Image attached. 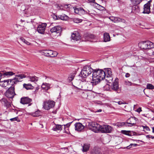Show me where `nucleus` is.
<instances>
[{
    "instance_id": "7ed1b4c3",
    "label": "nucleus",
    "mask_w": 154,
    "mask_h": 154,
    "mask_svg": "<svg viewBox=\"0 0 154 154\" xmlns=\"http://www.w3.org/2000/svg\"><path fill=\"white\" fill-rule=\"evenodd\" d=\"M71 123L72 122H70L65 125H63L64 132L65 133L68 134L70 133L68 128ZM63 126V125H60L55 124V126L53 128L52 130L55 131H61L62 129Z\"/></svg>"
},
{
    "instance_id": "f03ea898",
    "label": "nucleus",
    "mask_w": 154,
    "mask_h": 154,
    "mask_svg": "<svg viewBox=\"0 0 154 154\" xmlns=\"http://www.w3.org/2000/svg\"><path fill=\"white\" fill-rule=\"evenodd\" d=\"M93 72V69L90 66H85L82 70L80 74L79 75L81 78V79H80L83 82H84L86 81V77Z\"/></svg>"
},
{
    "instance_id": "f257e3e1",
    "label": "nucleus",
    "mask_w": 154,
    "mask_h": 154,
    "mask_svg": "<svg viewBox=\"0 0 154 154\" xmlns=\"http://www.w3.org/2000/svg\"><path fill=\"white\" fill-rule=\"evenodd\" d=\"M106 73L102 70L98 69L94 70L93 72L92 81L94 85H97L100 82L101 80L105 78Z\"/></svg>"
},
{
    "instance_id": "3c124183",
    "label": "nucleus",
    "mask_w": 154,
    "mask_h": 154,
    "mask_svg": "<svg viewBox=\"0 0 154 154\" xmlns=\"http://www.w3.org/2000/svg\"><path fill=\"white\" fill-rule=\"evenodd\" d=\"M39 112L38 111H36L32 115L33 116H38V113Z\"/></svg>"
},
{
    "instance_id": "4468645a",
    "label": "nucleus",
    "mask_w": 154,
    "mask_h": 154,
    "mask_svg": "<svg viewBox=\"0 0 154 154\" xmlns=\"http://www.w3.org/2000/svg\"><path fill=\"white\" fill-rule=\"evenodd\" d=\"M112 128L109 125H104L102 126L101 132L102 133H110Z\"/></svg>"
},
{
    "instance_id": "412c9836",
    "label": "nucleus",
    "mask_w": 154,
    "mask_h": 154,
    "mask_svg": "<svg viewBox=\"0 0 154 154\" xmlns=\"http://www.w3.org/2000/svg\"><path fill=\"white\" fill-rule=\"evenodd\" d=\"M102 127V126L96 123L94 128H92V131L95 132H97L99 131L101 132Z\"/></svg>"
},
{
    "instance_id": "0e129e2a",
    "label": "nucleus",
    "mask_w": 154,
    "mask_h": 154,
    "mask_svg": "<svg viewBox=\"0 0 154 154\" xmlns=\"http://www.w3.org/2000/svg\"><path fill=\"white\" fill-rule=\"evenodd\" d=\"M152 132L154 133V127L152 128Z\"/></svg>"
},
{
    "instance_id": "2f4dec72",
    "label": "nucleus",
    "mask_w": 154,
    "mask_h": 154,
    "mask_svg": "<svg viewBox=\"0 0 154 154\" xmlns=\"http://www.w3.org/2000/svg\"><path fill=\"white\" fill-rule=\"evenodd\" d=\"M75 75V73H72L69 75L68 77V80L69 82H71L73 79Z\"/></svg>"
},
{
    "instance_id": "aec40b11",
    "label": "nucleus",
    "mask_w": 154,
    "mask_h": 154,
    "mask_svg": "<svg viewBox=\"0 0 154 154\" xmlns=\"http://www.w3.org/2000/svg\"><path fill=\"white\" fill-rule=\"evenodd\" d=\"M149 3H147L144 5V11L143 13L144 14H149L150 12V5Z\"/></svg>"
},
{
    "instance_id": "1a4fd4ad",
    "label": "nucleus",
    "mask_w": 154,
    "mask_h": 154,
    "mask_svg": "<svg viewBox=\"0 0 154 154\" xmlns=\"http://www.w3.org/2000/svg\"><path fill=\"white\" fill-rule=\"evenodd\" d=\"M42 53L45 55L50 57H56L58 54L56 51L51 50H43L42 51Z\"/></svg>"
},
{
    "instance_id": "ea45409f",
    "label": "nucleus",
    "mask_w": 154,
    "mask_h": 154,
    "mask_svg": "<svg viewBox=\"0 0 154 154\" xmlns=\"http://www.w3.org/2000/svg\"><path fill=\"white\" fill-rule=\"evenodd\" d=\"M20 40L23 42L25 44H26L27 45H30V43L24 39L22 37H21L20 38Z\"/></svg>"
},
{
    "instance_id": "2eb2a0df",
    "label": "nucleus",
    "mask_w": 154,
    "mask_h": 154,
    "mask_svg": "<svg viewBox=\"0 0 154 154\" xmlns=\"http://www.w3.org/2000/svg\"><path fill=\"white\" fill-rule=\"evenodd\" d=\"M93 81L91 82H85L83 83L84 87L87 90L91 89L93 86L95 85H94L93 83Z\"/></svg>"
},
{
    "instance_id": "ddd939ff",
    "label": "nucleus",
    "mask_w": 154,
    "mask_h": 154,
    "mask_svg": "<svg viewBox=\"0 0 154 154\" xmlns=\"http://www.w3.org/2000/svg\"><path fill=\"white\" fill-rule=\"evenodd\" d=\"M46 26L47 24L45 23H42L39 25L37 28V31L40 33L44 34Z\"/></svg>"
},
{
    "instance_id": "c03bdc74",
    "label": "nucleus",
    "mask_w": 154,
    "mask_h": 154,
    "mask_svg": "<svg viewBox=\"0 0 154 154\" xmlns=\"http://www.w3.org/2000/svg\"><path fill=\"white\" fill-rule=\"evenodd\" d=\"M137 145H138V144H137L131 143L129 146H128L127 147V149H129L132 146H137Z\"/></svg>"
},
{
    "instance_id": "0eeeda50",
    "label": "nucleus",
    "mask_w": 154,
    "mask_h": 154,
    "mask_svg": "<svg viewBox=\"0 0 154 154\" xmlns=\"http://www.w3.org/2000/svg\"><path fill=\"white\" fill-rule=\"evenodd\" d=\"M14 85H13L12 86L11 85V86H10L6 91L5 95L7 97L13 98L15 94L14 92Z\"/></svg>"
},
{
    "instance_id": "052dcab7",
    "label": "nucleus",
    "mask_w": 154,
    "mask_h": 154,
    "mask_svg": "<svg viewBox=\"0 0 154 154\" xmlns=\"http://www.w3.org/2000/svg\"><path fill=\"white\" fill-rule=\"evenodd\" d=\"M79 20H78L77 19H75L74 20V22L76 23H79Z\"/></svg>"
},
{
    "instance_id": "a19ab883",
    "label": "nucleus",
    "mask_w": 154,
    "mask_h": 154,
    "mask_svg": "<svg viewBox=\"0 0 154 154\" xmlns=\"http://www.w3.org/2000/svg\"><path fill=\"white\" fill-rule=\"evenodd\" d=\"M116 125L118 127L122 126L124 125H125L127 126L128 125L126 124V123L125 122H121V123H118L116 124Z\"/></svg>"
},
{
    "instance_id": "e433bc0d",
    "label": "nucleus",
    "mask_w": 154,
    "mask_h": 154,
    "mask_svg": "<svg viewBox=\"0 0 154 154\" xmlns=\"http://www.w3.org/2000/svg\"><path fill=\"white\" fill-rule=\"evenodd\" d=\"M106 72V75H108L109 76L112 75V72L110 69H107V72Z\"/></svg>"
},
{
    "instance_id": "69168bd1",
    "label": "nucleus",
    "mask_w": 154,
    "mask_h": 154,
    "mask_svg": "<svg viewBox=\"0 0 154 154\" xmlns=\"http://www.w3.org/2000/svg\"><path fill=\"white\" fill-rule=\"evenodd\" d=\"M152 55H154V52L152 53Z\"/></svg>"
},
{
    "instance_id": "cd10ccee",
    "label": "nucleus",
    "mask_w": 154,
    "mask_h": 154,
    "mask_svg": "<svg viewBox=\"0 0 154 154\" xmlns=\"http://www.w3.org/2000/svg\"><path fill=\"white\" fill-rule=\"evenodd\" d=\"M85 39L89 41H91V39L94 38H95L94 35L92 34H88L85 35Z\"/></svg>"
},
{
    "instance_id": "4d7b16f0",
    "label": "nucleus",
    "mask_w": 154,
    "mask_h": 154,
    "mask_svg": "<svg viewBox=\"0 0 154 154\" xmlns=\"http://www.w3.org/2000/svg\"><path fill=\"white\" fill-rule=\"evenodd\" d=\"M58 17L56 15H54L53 16V18L55 20H57L58 19Z\"/></svg>"
},
{
    "instance_id": "7c9ffc66",
    "label": "nucleus",
    "mask_w": 154,
    "mask_h": 154,
    "mask_svg": "<svg viewBox=\"0 0 154 154\" xmlns=\"http://www.w3.org/2000/svg\"><path fill=\"white\" fill-rule=\"evenodd\" d=\"M58 17L59 18L63 20H66L68 18V17L64 14L59 15L58 16Z\"/></svg>"
},
{
    "instance_id": "79ce46f5",
    "label": "nucleus",
    "mask_w": 154,
    "mask_h": 154,
    "mask_svg": "<svg viewBox=\"0 0 154 154\" xmlns=\"http://www.w3.org/2000/svg\"><path fill=\"white\" fill-rule=\"evenodd\" d=\"M122 133L124 134L130 136V131H126L125 130H122L121 131Z\"/></svg>"
},
{
    "instance_id": "f8f14e48",
    "label": "nucleus",
    "mask_w": 154,
    "mask_h": 154,
    "mask_svg": "<svg viewBox=\"0 0 154 154\" xmlns=\"http://www.w3.org/2000/svg\"><path fill=\"white\" fill-rule=\"evenodd\" d=\"M32 101V99L28 97H24L21 98L20 103L23 104H29L28 106H30L32 104V103H30Z\"/></svg>"
},
{
    "instance_id": "6e6d98bb",
    "label": "nucleus",
    "mask_w": 154,
    "mask_h": 154,
    "mask_svg": "<svg viewBox=\"0 0 154 154\" xmlns=\"http://www.w3.org/2000/svg\"><path fill=\"white\" fill-rule=\"evenodd\" d=\"M142 110H141V108L139 107L137 109V111L138 112H140Z\"/></svg>"
},
{
    "instance_id": "39448f33",
    "label": "nucleus",
    "mask_w": 154,
    "mask_h": 154,
    "mask_svg": "<svg viewBox=\"0 0 154 154\" xmlns=\"http://www.w3.org/2000/svg\"><path fill=\"white\" fill-rule=\"evenodd\" d=\"M55 105V102L54 101L48 100L44 102L43 108L45 110H49L54 107Z\"/></svg>"
},
{
    "instance_id": "c756f323",
    "label": "nucleus",
    "mask_w": 154,
    "mask_h": 154,
    "mask_svg": "<svg viewBox=\"0 0 154 154\" xmlns=\"http://www.w3.org/2000/svg\"><path fill=\"white\" fill-rule=\"evenodd\" d=\"M96 122H90L88 123V127L90 129L92 130V128H94V126L95 125Z\"/></svg>"
},
{
    "instance_id": "864d4df0",
    "label": "nucleus",
    "mask_w": 154,
    "mask_h": 154,
    "mask_svg": "<svg viewBox=\"0 0 154 154\" xmlns=\"http://www.w3.org/2000/svg\"><path fill=\"white\" fill-rule=\"evenodd\" d=\"M117 103L119 105H121L122 104H125L124 102L122 101H119Z\"/></svg>"
},
{
    "instance_id": "680f3d73",
    "label": "nucleus",
    "mask_w": 154,
    "mask_h": 154,
    "mask_svg": "<svg viewBox=\"0 0 154 154\" xmlns=\"http://www.w3.org/2000/svg\"><path fill=\"white\" fill-rule=\"evenodd\" d=\"M101 111H102V110L101 109H100L98 110L97 111H96V112H101Z\"/></svg>"
},
{
    "instance_id": "5fc2aeb1",
    "label": "nucleus",
    "mask_w": 154,
    "mask_h": 154,
    "mask_svg": "<svg viewBox=\"0 0 154 154\" xmlns=\"http://www.w3.org/2000/svg\"><path fill=\"white\" fill-rule=\"evenodd\" d=\"M120 22H122L125 23H126V20L125 19L122 18H121L120 19Z\"/></svg>"
},
{
    "instance_id": "e2e57ef3",
    "label": "nucleus",
    "mask_w": 154,
    "mask_h": 154,
    "mask_svg": "<svg viewBox=\"0 0 154 154\" xmlns=\"http://www.w3.org/2000/svg\"><path fill=\"white\" fill-rule=\"evenodd\" d=\"M152 2V1L151 0H150L147 3H149V5H150V3Z\"/></svg>"
},
{
    "instance_id": "8fccbe9b",
    "label": "nucleus",
    "mask_w": 154,
    "mask_h": 154,
    "mask_svg": "<svg viewBox=\"0 0 154 154\" xmlns=\"http://www.w3.org/2000/svg\"><path fill=\"white\" fill-rule=\"evenodd\" d=\"M116 17H109V19L112 21L113 22L115 23V18H116Z\"/></svg>"
},
{
    "instance_id": "4be33fe9",
    "label": "nucleus",
    "mask_w": 154,
    "mask_h": 154,
    "mask_svg": "<svg viewBox=\"0 0 154 154\" xmlns=\"http://www.w3.org/2000/svg\"><path fill=\"white\" fill-rule=\"evenodd\" d=\"M102 127V126L96 123L94 128H92V131L95 132H97L99 131L101 132Z\"/></svg>"
},
{
    "instance_id": "37998d69",
    "label": "nucleus",
    "mask_w": 154,
    "mask_h": 154,
    "mask_svg": "<svg viewBox=\"0 0 154 154\" xmlns=\"http://www.w3.org/2000/svg\"><path fill=\"white\" fill-rule=\"evenodd\" d=\"M10 120L11 121H16L18 122H20V120L18 119L17 117H16L13 118H11L10 119Z\"/></svg>"
},
{
    "instance_id": "a18cd8bd",
    "label": "nucleus",
    "mask_w": 154,
    "mask_h": 154,
    "mask_svg": "<svg viewBox=\"0 0 154 154\" xmlns=\"http://www.w3.org/2000/svg\"><path fill=\"white\" fill-rule=\"evenodd\" d=\"M137 133L136 132H134L133 131H130V136H134L136 135Z\"/></svg>"
},
{
    "instance_id": "13d9d810",
    "label": "nucleus",
    "mask_w": 154,
    "mask_h": 154,
    "mask_svg": "<svg viewBox=\"0 0 154 154\" xmlns=\"http://www.w3.org/2000/svg\"><path fill=\"white\" fill-rule=\"evenodd\" d=\"M130 76V74L128 73H127L125 74V77H128Z\"/></svg>"
},
{
    "instance_id": "473e14b6",
    "label": "nucleus",
    "mask_w": 154,
    "mask_h": 154,
    "mask_svg": "<svg viewBox=\"0 0 154 154\" xmlns=\"http://www.w3.org/2000/svg\"><path fill=\"white\" fill-rule=\"evenodd\" d=\"M106 80L109 83H111L112 82L113 79L111 76H108L106 75Z\"/></svg>"
},
{
    "instance_id": "c85d7f7f",
    "label": "nucleus",
    "mask_w": 154,
    "mask_h": 154,
    "mask_svg": "<svg viewBox=\"0 0 154 154\" xmlns=\"http://www.w3.org/2000/svg\"><path fill=\"white\" fill-rule=\"evenodd\" d=\"M90 147V144L88 143H85L83 146V151L85 152L88 150Z\"/></svg>"
},
{
    "instance_id": "774afa93",
    "label": "nucleus",
    "mask_w": 154,
    "mask_h": 154,
    "mask_svg": "<svg viewBox=\"0 0 154 154\" xmlns=\"http://www.w3.org/2000/svg\"><path fill=\"white\" fill-rule=\"evenodd\" d=\"M136 7H137V8H138V7L137 6H136Z\"/></svg>"
},
{
    "instance_id": "393cba45",
    "label": "nucleus",
    "mask_w": 154,
    "mask_h": 154,
    "mask_svg": "<svg viewBox=\"0 0 154 154\" xmlns=\"http://www.w3.org/2000/svg\"><path fill=\"white\" fill-rule=\"evenodd\" d=\"M14 74V73H13L12 72H7L4 73H2L0 72V78L1 79V77H3L4 76H9L12 75Z\"/></svg>"
},
{
    "instance_id": "4c0bfd02",
    "label": "nucleus",
    "mask_w": 154,
    "mask_h": 154,
    "mask_svg": "<svg viewBox=\"0 0 154 154\" xmlns=\"http://www.w3.org/2000/svg\"><path fill=\"white\" fill-rule=\"evenodd\" d=\"M147 89H153L154 88V86L151 84H148L146 86Z\"/></svg>"
},
{
    "instance_id": "6ab92c4d",
    "label": "nucleus",
    "mask_w": 154,
    "mask_h": 154,
    "mask_svg": "<svg viewBox=\"0 0 154 154\" xmlns=\"http://www.w3.org/2000/svg\"><path fill=\"white\" fill-rule=\"evenodd\" d=\"M75 129L76 131H82L84 128L82 123L80 122H77L75 124Z\"/></svg>"
},
{
    "instance_id": "58836bf2",
    "label": "nucleus",
    "mask_w": 154,
    "mask_h": 154,
    "mask_svg": "<svg viewBox=\"0 0 154 154\" xmlns=\"http://www.w3.org/2000/svg\"><path fill=\"white\" fill-rule=\"evenodd\" d=\"M23 87L26 88L27 90L29 89H31L32 86L30 84H24Z\"/></svg>"
},
{
    "instance_id": "bf43d9fd",
    "label": "nucleus",
    "mask_w": 154,
    "mask_h": 154,
    "mask_svg": "<svg viewBox=\"0 0 154 154\" xmlns=\"http://www.w3.org/2000/svg\"><path fill=\"white\" fill-rule=\"evenodd\" d=\"M89 2H94L95 0H87Z\"/></svg>"
},
{
    "instance_id": "6e6552de",
    "label": "nucleus",
    "mask_w": 154,
    "mask_h": 154,
    "mask_svg": "<svg viewBox=\"0 0 154 154\" xmlns=\"http://www.w3.org/2000/svg\"><path fill=\"white\" fill-rule=\"evenodd\" d=\"M74 12L79 15H82L87 14L88 13V10H85L81 7H73L72 8Z\"/></svg>"
},
{
    "instance_id": "9d476101",
    "label": "nucleus",
    "mask_w": 154,
    "mask_h": 154,
    "mask_svg": "<svg viewBox=\"0 0 154 154\" xmlns=\"http://www.w3.org/2000/svg\"><path fill=\"white\" fill-rule=\"evenodd\" d=\"M35 9V7L33 5H26L24 11L27 14H32L34 12Z\"/></svg>"
},
{
    "instance_id": "bb28decb",
    "label": "nucleus",
    "mask_w": 154,
    "mask_h": 154,
    "mask_svg": "<svg viewBox=\"0 0 154 154\" xmlns=\"http://www.w3.org/2000/svg\"><path fill=\"white\" fill-rule=\"evenodd\" d=\"M103 36L104 41L105 42H107L110 41V36L108 33L106 32L104 33Z\"/></svg>"
},
{
    "instance_id": "de8ad7c7",
    "label": "nucleus",
    "mask_w": 154,
    "mask_h": 154,
    "mask_svg": "<svg viewBox=\"0 0 154 154\" xmlns=\"http://www.w3.org/2000/svg\"><path fill=\"white\" fill-rule=\"evenodd\" d=\"M143 128L145 130H146L147 131H149L150 130L149 128V127L146 126H143Z\"/></svg>"
},
{
    "instance_id": "dca6fc26",
    "label": "nucleus",
    "mask_w": 154,
    "mask_h": 154,
    "mask_svg": "<svg viewBox=\"0 0 154 154\" xmlns=\"http://www.w3.org/2000/svg\"><path fill=\"white\" fill-rule=\"evenodd\" d=\"M112 89L115 91H117L119 88L118 79L116 78L115 81L111 86Z\"/></svg>"
},
{
    "instance_id": "49530a36",
    "label": "nucleus",
    "mask_w": 154,
    "mask_h": 154,
    "mask_svg": "<svg viewBox=\"0 0 154 154\" xmlns=\"http://www.w3.org/2000/svg\"><path fill=\"white\" fill-rule=\"evenodd\" d=\"M115 19V23L120 22L121 18L118 17H116Z\"/></svg>"
},
{
    "instance_id": "a878e982",
    "label": "nucleus",
    "mask_w": 154,
    "mask_h": 154,
    "mask_svg": "<svg viewBox=\"0 0 154 154\" xmlns=\"http://www.w3.org/2000/svg\"><path fill=\"white\" fill-rule=\"evenodd\" d=\"M50 85L49 84L44 83L41 86V88L42 89L46 91L50 88Z\"/></svg>"
},
{
    "instance_id": "b1692460",
    "label": "nucleus",
    "mask_w": 154,
    "mask_h": 154,
    "mask_svg": "<svg viewBox=\"0 0 154 154\" xmlns=\"http://www.w3.org/2000/svg\"><path fill=\"white\" fill-rule=\"evenodd\" d=\"M91 154H102L100 149L97 147H94L92 149L90 152Z\"/></svg>"
},
{
    "instance_id": "603ef678",
    "label": "nucleus",
    "mask_w": 154,
    "mask_h": 154,
    "mask_svg": "<svg viewBox=\"0 0 154 154\" xmlns=\"http://www.w3.org/2000/svg\"><path fill=\"white\" fill-rule=\"evenodd\" d=\"M146 137L147 138H151L152 139H154V136L150 135H146Z\"/></svg>"
},
{
    "instance_id": "c9c22d12",
    "label": "nucleus",
    "mask_w": 154,
    "mask_h": 154,
    "mask_svg": "<svg viewBox=\"0 0 154 154\" xmlns=\"http://www.w3.org/2000/svg\"><path fill=\"white\" fill-rule=\"evenodd\" d=\"M29 79L30 81L32 82H37L38 80V77L36 76H30L29 77Z\"/></svg>"
},
{
    "instance_id": "338daca9",
    "label": "nucleus",
    "mask_w": 154,
    "mask_h": 154,
    "mask_svg": "<svg viewBox=\"0 0 154 154\" xmlns=\"http://www.w3.org/2000/svg\"><path fill=\"white\" fill-rule=\"evenodd\" d=\"M152 120H154V117L152 118Z\"/></svg>"
},
{
    "instance_id": "20e7f679",
    "label": "nucleus",
    "mask_w": 154,
    "mask_h": 154,
    "mask_svg": "<svg viewBox=\"0 0 154 154\" xmlns=\"http://www.w3.org/2000/svg\"><path fill=\"white\" fill-rule=\"evenodd\" d=\"M139 45L142 49H144L154 48V44L149 41L142 42L140 43Z\"/></svg>"
},
{
    "instance_id": "72a5a7b5",
    "label": "nucleus",
    "mask_w": 154,
    "mask_h": 154,
    "mask_svg": "<svg viewBox=\"0 0 154 154\" xmlns=\"http://www.w3.org/2000/svg\"><path fill=\"white\" fill-rule=\"evenodd\" d=\"M142 1V0H132L131 2L133 5H135L139 4Z\"/></svg>"
},
{
    "instance_id": "09e8293b",
    "label": "nucleus",
    "mask_w": 154,
    "mask_h": 154,
    "mask_svg": "<svg viewBox=\"0 0 154 154\" xmlns=\"http://www.w3.org/2000/svg\"><path fill=\"white\" fill-rule=\"evenodd\" d=\"M131 82L128 81H125V84L126 85H131Z\"/></svg>"
},
{
    "instance_id": "5701e85b",
    "label": "nucleus",
    "mask_w": 154,
    "mask_h": 154,
    "mask_svg": "<svg viewBox=\"0 0 154 154\" xmlns=\"http://www.w3.org/2000/svg\"><path fill=\"white\" fill-rule=\"evenodd\" d=\"M11 83L10 82V79L8 80H4L1 81L0 85L3 87H7V85H11Z\"/></svg>"
},
{
    "instance_id": "a211bd4d",
    "label": "nucleus",
    "mask_w": 154,
    "mask_h": 154,
    "mask_svg": "<svg viewBox=\"0 0 154 154\" xmlns=\"http://www.w3.org/2000/svg\"><path fill=\"white\" fill-rule=\"evenodd\" d=\"M71 38L72 39L76 41L81 39V36L79 33L77 32H74L72 34Z\"/></svg>"
},
{
    "instance_id": "9b49d317",
    "label": "nucleus",
    "mask_w": 154,
    "mask_h": 154,
    "mask_svg": "<svg viewBox=\"0 0 154 154\" xmlns=\"http://www.w3.org/2000/svg\"><path fill=\"white\" fill-rule=\"evenodd\" d=\"M137 119L135 117H131L127 121L126 124L128 125L127 126H132L136 124Z\"/></svg>"
},
{
    "instance_id": "f3484780",
    "label": "nucleus",
    "mask_w": 154,
    "mask_h": 154,
    "mask_svg": "<svg viewBox=\"0 0 154 154\" xmlns=\"http://www.w3.org/2000/svg\"><path fill=\"white\" fill-rule=\"evenodd\" d=\"M61 30V27L60 26H57L53 27L51 29L50 31L52 33L56 32L60 33Z\"/></svg>"
},
{
    "instance_id": "f704fd0d",
    "label": "nucleus",
    "mask_w": 154,
    "mask_h": 154,
    "mask_svg": "<svg viewBox=\"0 0 154 154\" xmlns=\"http://www.w3.org/2000/svg\"><path fill=\"white\" fill-rule=\"evenodd\" d=\"M64 8L67 9V10H69L70 9H73L72 8V6L70 4H66L64 5Z\"/></svg>"
},
{
    "instance_id": "423d86ee",
    "label": "nucleus",
    "mask_w": 154,
    "mask_h": 154,
    "mask_svg": "<svg viewBox=\"0 0 154 154\" xmlns=\"http://www.w3.org/2000/svg\"><path fill=\"white\" fill-rule=\"evenodd\" d=\"M26 77L23 74H18L16 75L15 77L13 79H10V82L11 83V85H14L19 82L20 80Z\"/></svg>"
}]
</instances>
